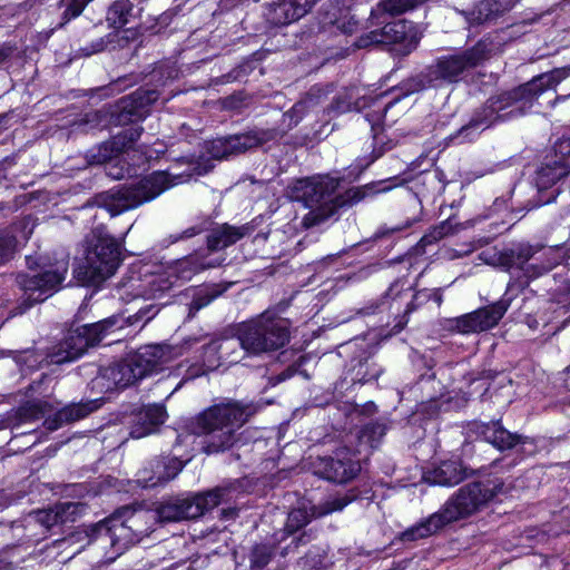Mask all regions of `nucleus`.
<instances>
[{
    "mask_svg": "<svg viewBox=\"0 0 570 570\" xmlns=\"http://www.w3.org/2000/svg\"><path fill=\"white\" fill-rule=\"evenodd\" d=\"M352 107V100L347 97V95H340L337 96L331 106L328 107V112H335V114H344L351 110Z\"/></svg>",
    "mask_w": 570,
    "mask_h": 570,
    "instance_id": "obj_52",
    "label": "nucleus"
},
{
    "mask_svg": "<svg viewBox=\"0 0 570 570\" xmlns=\"http://www.w3.org/2000/svg\"><path fill=\"white\" fill-rule=\"evenodd\" d=\"M510 8L511 4L505 0H480L473 8L463 11V14L471 24H481L495 20Z\"/></svg>",
    "mask_w": 570,
    "mask_h": 570,
    "instance_id": "obj_30",
    "label": "nucleus"
},
{
    "mask_svg": "<svg viewBox=\"0 0 570 570\" xmlns=\"http://www.w3.org/2000/svg\"><path fill=\"white\" fill-rule=\"evenodd\" d=\"M570 76V66L556 68L541 73L530 81L512 89L491 96L480 108L475 109L470 121L461 127L452 140L465 142L474 139L483 129L524 115L534 100L546 90L554 88Z\"/></svg>",
    "mask_w": 570,
    "mask_h": 570,
    "instance_id": "obj_2",
    "label": "nucleus"
},
{
    "mask_svg": "<svg viewBox=\"0 0 570 570\" xmlns=\"http://www.w3.org/2000/svg\"><path fill=\"white\" fill-rule=\"evenodd\" d=\"M215 340L225 365L237 364L245 355H248L245 351L243 337H240L239 325L236 326L232 336H222Z\"/></svg>",
    "mask_w": 570,
    "mask_h": 570,
    "instance_id": "obj_32",
    "label": "nucleus"
},
{
    "mask_svg": "<svg viewBox=\"0 0 570 570\" xmlns=\"http://www.w3.org/2000/svg\"><path fill=\"white\" fill-rule=\"evenodd\" d=\"M505 493V485L500 479L465 484L444 503L440 511L405 530L402 540L414 541L426 538L444 525L478 512Z\"/></svg>",
    "mask_w": 570,
    "mask_h": 570,
    "instance_id": "obj_5",
    "label": "nucleus"
},
{
    "mask_svg": "<svg viewBox=\"0 0 570 570\" xmlns=\"http://www.w3.org/2000/svg\"><path fill=\"white\" fill-rule=\"evenodd\" d=\"M422 36L419 26L411 21L397 20L360 37L355 45L358 48L373 43L395 45L400 55L407 56L417 48Z\"/></svg>",
    "mask_w": 570,
    "mask_h": 570,
    "instance_id": "obj_14",
    "label": "nucleus"
},
{
    "mask_svg": "<svg viewBox=\"0 0 570 570\" xmlns=\"http://www.w3.org/2000/svg\"><path fill=\"white\" fill-rule=\"evenodd\" d=\"M350 502L351 500H348L346 497H340L326 501L320 507H307L305 502H302L299 507L293 509L288 513L284 530L275 532L274 537H276V539L281 538L284 541L288 535H294L295 532L305 527L313 518L323 517L335 511H341Z\"/></svg>",
    "mask_w": 570,
    "mask_h": 570,
    "instance_id": "obj_18",
    "label": "nucleus"
},
{
    "mask_svg": "<svg viewBox=\"0 0 570 570\" xmlns=\"http://www.w3.org/2000/svg\"><path fill=\"white\" fill-rule=\"evenodd\" d=\"M127 513H130L129 508H125L98 523L90 524L85 530L89 543H97L101 549L107 547L114 549V554L107 557L108 561H114L129 546L138 542L142 533V530L134 529L140 514H132L129 519H124Z\"/></svg>",
    "mask_w": 570,
    "mask_h": 570,
    "instance_id": "obj_10",
    "label": "nucleus"
},
{
    "mask_svg": "<svg viewBox=\"0 0 570 570\" xmlns=\"http://www.w3.org/2000/svg\"><path fill=\"white\" fill-rule=\"evenodd\" d=\"M386 425L381 422H370L365 424L357 434L358 448L357 453L376 449L386 433Z\"/></svg>",
    "mask_w": 570,
    "mask_h": 570,
    "instance_id": "obj_37",
    "label": "nucleus"
},
{
    "mask_svg": "<svg viewBox=\"0 0 570 570\" xmlns=\"http://www.w3.org/2000/svg\"><path fill=\"white\" fill-rule=\"evenodd\" d=\"M451 230V226L448 223H443L440 226L434 227L430 233L425 234L420 243L423 246L431 245L443 237H445Z\"/></svg>",
    "mask_w": 570,
    "mask_h": 570,
    "instance_id": "obj_51",
    "label": "nucleus"
},
{
    "mask_svg": "<svg viewBox=\"0 0 570 570\" xmlns=\"http://www.w3.org/2000/svg\"><path fill=\"white\" fill-rule=\"evenodd\" d=\"M238 325L248 355L279 350L289 341V331L284 320L274 317L268 312Z\"/></svg>",
    "mask_w": 570,
    "mask_h": 570,
    "instance_id": "obj_11",
    "label": "nucleus"
},
{
    "mask_svg": "<svg viewBox=\"0 0 570 570\" xmlns=\"http://www.w3.org/2000/svg\"><path fill=\"white\" fill-rule=\"evenodd\" d=\"M190 458L181 459L178 454L173 458H159L150 462L149 468L138 472V483L144 488H154L174 479Z\"/></svg>",
    "mask_w": 570,
    "mask_h": 570,
    "instance_id": "obj_22",
    "label": "nucleus"
},
{
    "mask_svg": "<svg viewBox=\"0 0 570 570\" xmlns=\"http://www.w3.org/2000/svg\"><path fill=\"white\" fill-rule=\"evenodd\" d=\"M232 487H217L204 493L171 498L157 508L156 515L161 522L196 519L220 503L232 499Z\"/></svg>",
    "mask_w": 570,
    "mask_h": 570,
    "instance_id": "obj_12",
    "label": "nucleus"
},
{
    "mask_svg": "<svg viewBox=\"0 0 570 570\" xmlns=\"http://www.w3.org/2000/svg\"><path fill=\"white\" fill-rule=\"evenodd\" d=\"M223 261L209 257L208 253L196 252L186 257L175 261L166 269L168 271L175 284L178 282H186L193 278L194 275L222 265Z\"/></svg>",
    "mask_w": 570,
    "mask_h": 570,
    "instance_id": "obj_25",
    "label": "nucleus"
},
{
    "mask_svg": "<svg viewBox=\"0 0 570 570\" xmlns=\"http://www.w3.org/2000/svg\"><path fill=\"white\" fill-rule=\"evenodd\" d=\"M191 173L155 171L136 183L112 188L96 196V204L117 216L158 197L171 186L189 180Z\"/></svg>",
    "mask_w": 570,
    "mask_h": 570,
    "instance_id": "obj_7",
    "label": "nucleus"
},
{
    "mask_svg": "<svg viewBox=\"0 0 570 570\" xmlns=\"http://www.w3.org/2000/svg\"><path fill=\"white\" fill-rule=\"evenodd\" d=\"M501 41L483 37L471 48L436 57L420 73V88L458 83L500 49Z\"/></svg>",
    "mask_w": 570,
    "mask_h": 570,
    "instance_id": "obj_6",
    "label": "nucleus"
},
{
    "mask_svg": "<svg viewBox=\"0 0 570 570\" xmlns=\"http://www.w3.org/2000/svg\"><path fill=\"white\" fill-rule=\"evenodd\" d=\"M139 14L140 9H135L129 0H118L109 7L107 21L112 28L119 29L135 22Z\"/></svg>",
    "mask_w": 570,
    "mask_h": 570,
    "instance_id": "obj_35",
    "label": "nucleus"
},
{
    "mask_svg": "<svg viewBox=\"0 0 570 570\" xmlns=\"http://www.w3.org/2000/svg\"><path fill=\"white\" fill-rule=\"evenodd\" d=\"M326 96L327 91L322 86L311 87L299 100L282 115L276 127L263 129V132L268 134V141L281 138L294 129L307 114L315 111L321 106Z\"/></svg>",
    "mask_w": 570,
    "mask_h": 570,
    "instance_id": "obj_15",
    "label": "nucleus"
},
{
    "mask_svg": "<svg viewBox=\"0 0 570 570\" xmlns=\"http://www.w3.org/2000/svg\"><path fill=\"white\" fill-rule=\"evenodd\" d=\"M407 291L404 289V283L397 279L391 284L389 289L381 296V298L363 307L360 313L363 315H371L377 311H382L385 305L392 307L394 303H397L404 297H407Z\"/></svg>",
    "mask_w": 570,
    "mask_h": 570,
    "instance_id": "obj_36",
    "label": "nucleus"
},
{
    "mask_svg": "<svg viewBox=\"0 0 570 570\" xmlns=\"http://www.w3.org/2000/svg\"><path fill=\"white\" fill-rule=\"evenodd\" d=\"M119 325V320L110 316L91 324L71 328L67 336L46 355L37 351L20 353L17 357V363L22 375L27 376L29 372L32 376L28 386L24 387V392L55 390L57 387V377L43 372L38 373L35 370L40 367L43 362L59 365L78 360L90 347L99 344L107 336V332L110 328Z\"/></svg>",
    "mask_w": 570,
    "mask_h": 570,
    "instance_id": "obj_3",
    "label": "nucleus"
},
{
    "mask_svg": "<svg viewBox=\"0 0 570 570\" xmlns=\"http://www.w3.org/2000/svg\"><path fill=\"white\" fill-rule=\"evenodd\" d=\"M294 373H295L294 370L287 368L285 371H283L282 373H279L278 375L269 377L268 379L269 385H267L266 389L267 387H274L277 383L283 382V381L292 377L294 375Z\"/></svg>",
    "mask_w": 570,
    "mask_h": 570,
    "instance_id": "obj_55",
    "label": "nucleus"
},
{
    "mask_svg": "<svg viewBox=\"0 0 570 570\" xmlns=\"http://www.w3.org/2000/svg\"><path fill=\"white\" fill-rule=\"evenodd\" d=\"M59 510H58V503L55 504L53 507H50L46 510H42V511H39L37 513V520L42 523L47 529H50L59 523L60 522V518L59 517Z\"/></svg>",
    "mask_w": 570,
    "mask_h": 570,
    "instance_id": "obj_50",
    "label": "nucleus"
},
{
    "mask_svg": "<svg viewBox=\"0 0 570 570\" xmlns=\"http://www.w3.org/2000/svg\"><path fill=\"white\" fill-rule=\"evenodd\" d=\"M567 175L568 173L558 160L552 159L548 154L543 156L533 178L538 189V206L550 204L556 199L558 191L556 189L548 190Z\"/></svg>",
    "mask_w": 570,
    "mask_h": 570,
    "instance_id": "obj_23",
    "label": "nucleus"
},
{
    "mask_svg": "<svg viewBox=\"0 0 570 570\" xmlns=\"http://www.w3.org/2000/svg\"><path fill=\"white\" fill-rule=\"evenodd\" d=\"M361 470L360 461L354 459L348 449H338L334 456L322 458L316 473L322 478L337 483L352 480Z\"/></svg>",
    "mask_w": 570,
    "mask_h": 570,
    "instance_id": "obj_20",
    "label": "nucleus"
},
{
    "mask_svg": "<svg viewBox=\"0 0 570 570\" xmlns=\"http://www.w3.org/2000/svg\"><path fill=\"white\" fill-rule=\"evenodd\" d=\"M30 273L20 272L16 283L22 292L19 304L10 311V316L22 315L33 305L41 303L57 293L68 273V261H59L51 266L40 265L32 256L26 257Z\"/></svg>",
    "mask_w": 570,
    "mask_h": 570,
    "instance_id": "obj_8",
    "label": "nucleus"
},
{
    "mask_svg": "<svg viewBox=\"0 0 570 570\" xmlns=\"http://www.w3.org/2000/svg\"><path fill=\"white\" fill-rule=\"evenodd\" d=\"M283 542L281 538L272 537L265 542L256 543L249 554L250 569L262 570L264 569L272 558L275 556L276 546Z\"/></svg>",
    "mask_w": 570,
    "mask_h": 570,
    "instance_id": "obj_38",
    "label": "nucleus"
},
{
    "mask_svg": "<svg viewBox=\"0 0 570 570\" xmlns=\"http://www.w3.org/2000/svg\"><path fill=\"white\" fill-rule=\"evenodd\" d=\"M158 98V90L139 88L118 101L116 110L111 114V118L114 122L119 126L137 122L148 115L149 107L156 102Z\"/></svg>",
    "mask_w": 570,
    "mask_h": 570,
    "instance_id": "obj_17",
    "label": "nucleus"
},
{
    "mask_svg": "<svg viewBox=\"0 0 570 570\" xmlns=\"http://www.w3.org/2000/svg\"><path fill=\"white\" fill-rule=\"evenodd\" d=\"M104 46H105V43H104L102 39H98V40H96V41L91 45V48H90V49H88V48H83V49H81V50L83 51L85 56H91V55H94V53H97V52L102 51Z\"/></svg>",
    "mask_w": 570,
    "mask_h": 570,
    "instance_id": "obj_58",
    "label": "nucleus"
},
{
    "mask_svg": "<svg viewBox=\"0 0 570 570\" xmlns=\"http://www.w3.org/2000/svg\"><path fill=\"white\" fill-rule=\"evenodd\" d=\"M177 355V350L168 344H149L140 347L132 358L147 376Z\"/></svg>",
    "mask_w": 570,
    "mask_h": 570,
    "instance_id": "obj_26",
    "label": "nucleus"
},
{
    "mask_svg": "<svg viewBox=\"0 0 570 570\" xmlns=\"http://www.w3.org/2000/svg\"><path fill=\"white\" fill-rule=\"evenodd\" d=\"M473 431L485 442L492 444L500 451L509 450L519 443H522V436L505 430L500 421H491L488 423H473Z\"/></svg>",
    "mask_w": 570,
    "mask_h": 570,
    "instance_id": "obj_28",
    "label": "nucleus"
},
{
    "mask_svg": "<svg viewBox=\"0 0 570 570\" xmlns=\"http://www.w3.org/2000/svg\"><path fill=\"white\" fill-rule=\"evenodd\" d=\"M160 306H164V303L148 304L146 306L140 307L135 314L128 315L126 318L122 316L114 315L119 320L120 325L110 328L107 332V335L117 328H122L126 323L129 325H137L141 323V327L145 326L158 314V312L160 311Z\"/></svg>",
    "mask_w": 570,
    "mask_h": 570,
    "instance_id": "obj_40",
    "label": "nucleus"
},
{
    "mask_svg": "<svg viewBox=\"0 0 570 570\" xmlns=\"http://www.w3.org/2000/svg\"><path fill=\"white\" fill-rule=\"evenodd\" d=\"M142 127L132 126L122 129L118 135L112 138V141L121 153L127 148H130L141 136Z\"/></svg>",
    "mask_w": 570,
    "mask_h": 570,
    "instance_id": "obj_46",
    "label": "nucleus"
},
{
    "mask_svg": "<svg viewBox=\"0 0 570 570\" xmlns=\"http://www.w3.org/2000/svg\"><path fill=\"white\" fill-rule=\"evenodd\" d=\"M58 510L61 523L73 522L85 512L86 505L81 502L65 501L58 503Z\"/></svg>",
    "mask_w": 570,
    "mask_h": 570,
    "instance_id": "obj_48",
    "label": "nucleus"
},
{
    "mask_svg": "<svg viewBox=\"0 0 570 570\" xmlns=\"http://www.w3.org/2000/svg\"><path fill=\"white\" fill-rule=\"evenodd\" d=\"M423 1L424 0H381L377 8L391 16H399L417 8Z\"/></svg>",
    "mask_w": 570,
    "mask_h": 570,
    "instance_id": "obj_43",
    "label": "nucleus"
},
{
    "mask_svg": "<svg viewBox=\"0 0 570 570\" xmlns=\"http://www.w3.org/2000/svg\"><path fill=\"white\" fill-rule=\"evenodd\" d=\"M213 225V222L210 219H200L199 222L195 223L190 227L184 229L179 233L170 234L165 242L168 244H175L177 242L186 240L189 238H193L204 232H208Z\"/></svg>",
    "mask_w": 570,
    "mask_h": 570,
    "instance_id": "obj_44",
    "label": "nucleus"
},
{
    "mask_svg": "<svg viewBox=\"0 0 570 570\" xmlns=\"http://www.w3.org/2000/svg\"><path fill=\"white\" fill-rule=\"evenodd\" d=\"M10 569H11V563L6 562L2 559H0V570H10Z\"/></svg>",
    "mask_w": 570,
    "mask_h": 570,
    "instance_id": "obj_64",
    "label": "nucleus"
},
{
    "mask_svg": "<svg viewBox=\"0 0 570 570\" xmlns=\"http://www.w3.org/2000/svg\"><path fill=\"white\" fill-rule=\"evenodd\" d=\"M407 323V318H405V315L394 325L393 327V333H399L401 332L404 326L406 325Z\"/></svg>",
    "mask_w": 570,
    "mask_h": 570,
    "instance_id": "obj_62",
    "label": "nucleus"
},
{
    "mask_svg": "<svg viewBox=\"0 0 570 570\" xmlns=\"http://www.w3.org/2000/svg\"><path fill=\"white\" fill-rule=\"evenodd\" d=\"M543 249L541 245H531L529 243H519L509 248H504L493 255L494 265L511 272L517 271L524 277L523 284L527 285L530 279L537 278L559 264L557 258H547L542 263H530L534 255Z\"/></svg>",
    "mask_w": 570,
    "mask_h": 570,
    "instance_id": "obj_13",
    "label": "nucleus"
},
{
    "mask_svg": "<svg viewBox=\"0 0 570 570\" xmlns=\"http://www.w3.org/2000/svg\"><path fill=\"white\" fill-rule=\"evenodd\" d=\"M236 515V510L235 509H227V510H223V517L225 519H232Z\"/></svg>",
    "mask_w": 570,
    "mask_h": 570,
    "instance_id": "obj_63",
    "label": "nucleus"
},
{
    "mask_svg": "<svg viewBox=\"0 0 570 570\" xmlns=\"http://www.w3.org/2000/svg\"><path fill=\"white\" fill-rule=\"evenodd\" d=\"M17 244V237L12 230H0V265L6 264L13 257Z\"/></svg>",
    "mask_w": 570,
    "mask_h": 570,
    "instance_id": "obj_45",
    "label": "nucleus"
},
{
    "mask_svg": "<svg viewBox=\"0 0 570 570\" xmlns=\"http://www.w3.org/2000/svg\"><path fill=\"white\" fill-rule=\"evenodd\" d=\"M402 229H403V227H401V226H395V227H392V228L381 227L375 233V238H382V237H385L389 234H393V233L400 232Z\"/></svg>",
    "mask_w": 570,
    "mask_h": 570,
    "instance_id": "obj_60",
    "label": "nucleus"
},
{
    "mask_svg": "<svg viewBox=\"0 0 570 570\" xmlns=\"http://www.w3.org/2000/svg\"><path fill=\"white\" fill-rule=\"evenodd\" d=\"M479 381H487V385H478L475 389L483 387L484 392L494 391L497 392L500 389L504 387V383L508 382L511 384V380L508 377L505 373H492L489 372L485 376L479 379Z\"/></svg>",
    "mask_w": 570,
    "mask_h": 570,
    "instance_id": "obj_49",
    "label": "nucleus"
},
{
    "mask_svg": "<svg viewBox=\"0 0 570 570\" xmlns=\"http://www.w3.org/2000/svg\"><path fill=\"white\" fill-rule=\"evenodd\" d=\"M209 232L207 235V250L212 253L234 245L243 237L249 235L253 232V227L248 224L242 226L223 224L215 228L210 227Z\"/></svg>",
    "mask_w": 570,
    "mask_h": 570,
    "instance_id": "obj_29",
    "label": "nucleus"
},
{
    "mask_svg": "<svg viewBox=\"0 0 570 570\" xmlns=\"http://www.w3.org/2000/svg\"><path fill=\"white\" fill-rule=\"evenodd\" d=\"M222 365L225 364L217 350L216 340H212L203 346V364L189 366L185 375L175 384L171 392H178V390L183 387H189L190 383L205 375L207 371H214Z\"/></svg>",
    "mask_w": 570,
    "mask_h": 570,
    "instance_id": "obj_27",
    "label": "nucleus"
},
{
    "mask_svg": "<svg viewBox=\"0 0 570 570\" xmlns=\"http://www.w3.org/2000/svg\"><path fill=\"white\" fill-rule=\"evenodd\" d=\"M13 52L14 48L12 46L3 45L0 47V68H2L9 61Z\"/></svg>",
    "mask_w": 570,
    "mask_h": 570,
    "instance_id": "obj_56",
    "label": "nucleus"
},
{
    "mask_svg": "<svg viewBox=\"0 0 570 570\" xmlns=\"http://www.w3.org/2000/svg\"><path fill=\"white\" fill-rule=\"evenodd\" d=\"M102 404V397L87 401L82 400L79 403L68 404L56 413V421L58 424H62L81 420L91 412L98 410Z\"/></svg>",
    "mask_w": 570,
    "mask_h": 570,
    "instance_id": "obj_34",
    "label": "nucleus"
},
{
    "mask_svg": "<svg viewBox=\"0 0 570 570\" xmlns=\"http://www.w3.org/2000/svg\"><path fill=\"white\" fill-rule=\"evenodd\" d=\"M167 412L163 404H148L134 410L122 420L129 428V435L132 439H141L158 431L165 423Z\"/></svg>",
    "mask_w": 570,
    "mask_h": 570,
    "instance_id": "obj_21",
    "label": "nucleus"
},
{
    "mask_svg": "<svg viewBox=\"0 0 570 570\" xmlns=\"http://www.w3.org/2000/svg\"><path fill=\"white\" fill-rule=\"evenodd\" d=\"M308 541H309V535H307L306 533H303L298 537H293L291 540V543L286 544L285 547L279 548L282 557L287 556L292 551V546H294V548H297L298 544H301V543L305 544Z\"/></svg>",
    "mask_w": 570,
    "mask_h": 570,
    "instance_id": "obj_54",
    "label": "nucleus"
},
{
    "mask_svg": "<svg viewBox=\"0 0 570 570\" xmlns=\"http://www.w3.org/2000/svg\"><path fill=\"white\" fill-rule=\"evenodd\" d=\"M397 177L351 187L336 195L340 179L328 175L302 178L289 187V197L301 202L309 212L303 217L302 226L311 228L331 218L338 208L352 207L366 197L392 190L399 183Z\"/></svg>",
    "mask_w": 570,
    "mask_h": 570,
    "instance_id": "obj_1",
    "label": "nucleus"
},
{
    "mask_svg": "<svg viewBox=\"0 0 570 570\" xmlns=\"http://www.w3.org/2000/svg\"><path fill=\"white\" fill-rule=\"evenodd\" d=\"M120 154L117 146L112 140L105 141L97 147L91 148L87 151V159L89 164H105L111 160L116 155Z\"/></svg>",
    "mask_w": 570,
    "mask_h": 570,
    "instance_id": "obj_42",
    "label": "nucleus"
},
{
    "mask_svg": "<svg viewBox=\"0 0 570 570\" xmlns=\"http://www.w3.org/2000/svg\"><path fill=\"white\" fill-rule=\"evenodd\" d=\"M316 0H276L268 3L264 16L273 26H287L309 12Z\"/></svg>",
    "mask_w": 570,
    "mask_h": 570,
    "instance_id": "obj_24",
    "label": "nucleus"
},
{
    "mask_svg": "<svg viewBox=\"0 0 570 570\" xmlns=\"http://www.w3.org/2000/svg\"><path fill=\"white\" fill-rule=\"evenodd\" d=\"M107 377L116 389H127L135 385L145 377L144 370H140L134 358L110 366L107 370Z\"/></svg>",
    "mask_w": 570,
    "mask_h": 570,
    "instance_id": "obj_31",
    "label": "nucleus"
},
{
    "mask_svg": "<svg viewBox=\"0 0 570 570\" xmlns=\"http://www.w3.org/2000/svg\"><path fill=\"white\" fill-rule=\"evenodd\" d=\"M130 86H132V81L128 77L119 78L112 83V87L119 91L125 90Z\"/></svg>",
    "mask_w": 570,
    "mask_h": 570,
    "instance_id": "obj_59",
    "label": "nucleus"
},
{
    "mask_svg": "<svg viewBox=\"0 0 570 570\" xmlns=\"http://www.w3.org/2000/svg\"><path fill=\"white\" fill-rule=\"evenodd\" d=\"M552 159L558 160L567 173L570 170V138L559 140L554 147L547 153Z\"/></svg>",
    "mask_w": 570,
    "mask_h": 570,
    "instance_id": "obj_47",
    "label": "nucleus"
},
{
    "mask_svg": "<svg viewBox=\"0 0 570 570\" xmlns=\"http://www.w3.org/2000/svg\"><path fill=\"white\" fill-rule=\"evenodd\" d=\"M101 111H90V112H87L82 119V121L85 124H92L91 127H96V126H99L100 122H101Z\"/></svg>",
    "mask_w": 570,
    "mask_h": 570,
    "instance_id": "obj_57",
    "label": "nucleus"
},
{
    "mask_svg": "<svg viewBox=\"0 0 570 570\" xmlns=\"http://www.w3.org/2000/svg\"><path fill=\"white\" fill-rule=\"evenodd\" d=\"M225 291L226 287H223L218 284H209L198 288L193 295V299L190 302V312L195 313L206 307L214 299L219 297Z\"/></svg>",
    "mask_w": 570,
    "mask_h": 570,
    "instance_id": "obj_41",
    "label": "nucleus"
},
{
    "mask_svg": "<svg viewBox=\"0 0 570 570\" xmlns=\"http://www.w3.org/2000/svg\"><path fill=\"white\" fill-rule=\"evenodd\" d=\"M425 478L432 484L452 487L460 483L465 474L460 462L450 460L442 462Z\"/></svg>",
    "mask_w": 570,
    "mask_h": 570,
    "instance_id": "obj_33",
    "label": "nucleus"
},
{
    "mask_svg": "<svg viewBox=\"0 0 570 570\" xmlns=\"http://www.w3.org/2000/svg\"><path fill=\"white\" fill-rule=\"evenodd\" d=\"M120 263V245L104 226H98L92 230L85 259L75 273L83 284L97 286L111 277Z\"/></svg>",
    "mask_w": 570,
    "mask_h": 570,
    "instance_id": "obj_9",
    "label": "nucleus"
},
{
    "mask_svg": "<svg viewBox=\"0 0 570 570\" xmlns=\"http://www.w3.org/2000/svg\"><path fill=\"white\" fill-rule=\"evenodd\" d=\"M357 22L354 20H348L347 22H343L342 24H337V28L341 29L344 33H353L356 28Z\"/></svg>",
    "mask_w": 570,
    "mask_h": 570,
    "instance_id": "obj_61",
    "label": "nucleus"
},
{
    "mask_svg": "<svg viewBox=\"0 0 570 570\" xmlns=\"http://www.w3.org/2000/svg\"><path fill=\"white\" fill-rule=\"evenodd\" d=\"M263 405L254 403L229 402L214 405L198 414L186 428L189 431L184 435H177L174 450L181 444L195 442V436H204L200 442L207 454L217 453L229 449L235 442V432L240 429L248 419L258 412Z\"/></svg>",
    "mask_w": 570,
    "mask_h": 570,
    "instance_id": "obj_4",
    "label": "nucleus"
},
{
    "mask_svg": "<svg viewBox=\"0 0 570 570\" xmlns=\"http://www.w3.org/2000/svg\"><path fill=\"white\" fill-rule=\"evenodd\" d=\"M433 299L438 305L442 304V293L440 289H422L413 295V299Z\"/></svg>",
    "mask_w": 570,
    "mask_h": 570,
    "instance_id": "obj_53",
    "label": "nucleus"
},
{
    "mask_svg": "<svg viewBox=\"0 0 570 570\" xmlns=\"http://www.w3.org/2000/svg\"><path fill=\"white\" fill-rule=\"evenodd\" d=\"M175 281L169 275L168 271L165 269L160 273L151 275L146 282L142 296L147 299L160 298L167 291L175 286Z\"/></svg>",
    "mask_w": 570,
    "mask_h": 570,
    "instance_id": "obj_39",
    "label": "nucleus"
},
{
    "mask_svg": "<svg viewBox=\"0 0 570 570\" xmlns=\"http://www.w3.org/2000/svg\"><path fill=\"white\" fill-rule=\"evenodd\" d=\"M510 306V299L478 308L471 313L450 320V328L461 334H473L494 327Z\"/></svg>",
    "mask_w": 570,
    "mask_h": 570,
    "instance_id": "obj_16",
    "label": "nucleus"
},
{
    "mask_svg": "<svg viewBox=\"0 0 570 570\" xmlns=\"http://www.w3.org/2000/svg\"><path fill=\"white\" fill-rule=\"evenodd\" d=\"M268 142V134L263 129H253L243 134L219 137L209 142L208 153L213 158L224 159L243 154Z\"/></svg>",
    "mask_w": 570,
    "mask_h": 570,
    "instance_id": "obj_19",
    "label": "nucleus"
}]
</instances>
